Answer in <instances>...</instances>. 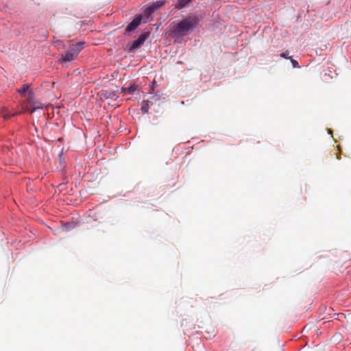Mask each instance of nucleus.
<instances>
[{
	"mask_svg": "<svg viewBox=\"0 0 351 351\" xmlns=\"http://www.w3.org/2000/svg\"><path fill=\"white\" fill-rule=\"evenodd\" d=\"M194 27L193 20L190 18L180 21L173 29L175 36H184L191 32Z\"/></svg>",
	"mask_w": 351,
	"mask_h": 351,
	"instance_id": "nucleus-1",
	"label": "nucleus"
},
{
	"mask_svg": "<svg viewBox=\"0 0 351 351\" xmlns=\"http://www.w3.org/2000/svg\"><path fill=\"white\" fill-rule=\"evenodd\" d=\"M84 43L80 42L72 45L70 49L62 55L61 61L63 62H71L76 58L80 51L84 48Z\"/></svg>",
	"mask_w": 351,
	"mask_h": 351,
	"instance_id": "nucleus-2",
	"label": "nucleus"
},
{
	"mask_svg": "<svg viewBox=\"0 0 351 351\" xmlns=\"http://www.w3.org/2000/svg\"><path fill=\"white\" fill-rule=\"evenodd\" d=\"M165 5V1H157L156 2H153L149 3L147 7L143 11V16L146 18H149L152 16V14L158 9L161 8Z\"/></svg>",
	"mask_w": 351,
	"mask_h": 351,
	"instance_id": "nucleus-3",
	"label": "nucleus"
},
{
	"mask_svg": "<svg viewBox=\"0 0 351 351\" xmlns=\"http://www.w3.org/2000/svg\"><path fill=\"white\" fill-rule=\"evenodd\" d=\"M149 34L150 33L149 32H146L141 34L139 37L137 38V40L133 42V43L132 44L129 49V51L134 52L137 49L141 47L143 45L146 39L149 37Z\"/></svg>",
	"mask_w": 351,
	"mask_h": 351,
	"instance_id": "nucleus-4",
	"label": "nucleus"
},
{
	"mask_svg": "<svg viewBox=\"0 0 351 351\" xmlns=\"http://www.w3.org/2000/svg\"><path fill=\"white\" fill-rule=\"evenodd\" d=\"M141 19L142 16L141 15L136 16L126 27L125 32H131L134 30L141 24Z\"/></svg>",
	"mask_w": 351,
	"mask_h": 351,
	"instance_id": "nucleus-5",
	"label": "nucleus"
},
{
	"mask_svg": "<svg viewBox=\"0 0 351 351\" xmlns=\"http://www.w3.org/2000/svg\"><path fill=\"white\" fill-rule=\"evenodd\" d=\"M32 108L29 109L28 105H26L25 103H23L22 109L24 112H29V113H34L37 109H42L43 108V105L36 101V104L34 106H32Z\"/></svg>",
	"mask_w": 351,
	"mask_h": 351,
	"instance_id": "nucleus-6",
	"label": "nucleus"
},
{
	"mask_svg": "<svg viewBox=\"0 0 351 351\" xmlns=\"http://www.w3.org/2000/svg\"><path fill=\"white\" fill-rule=\"evenodd\" d=\"M100 97L101 99H115L117 98L116 92L110 90H103L100 92Z\"/></svg>",
	"mask_w": 351,
	"mask_h": 351,
	"instance_id": "nucleus-7",
	"label": "nucleus"
},
{
	"mask_svg": "<svg viewBox=\"0 0 351 351\" xmlns=\"http://www.w3.org/2000/svg\"><path fill=\"white\" fill-rule=\"evenodd\" d=\"M23 103H25L26 105H27V104H29L30 106L35 105L36 101L34 100V93L32 92V90H29L28 92L26 101H24Z\"/></svg>",
	"mask_w": 351,
	"mask_h": 351,
	"instance_id": "nucleus-8",
	"label": "nucleus"
},
{
	"mask_svg": "<svg viewBox=\"0 0 351 351\" xmlns=\"http://www.w3.org/2000/svg\"><path fill=\"white\" fill-rule=\"evenodd\" d=\"M191 1L192 0H178L176 8L178 10L182 9Z\"/></svg>",
	"mask_w": 351,
	"mask_h": 351,
	"instance_id": "nucleus-9",
	"label": "nucleus"
},
{
	"mask_svg": "<svg viewBox=\"0 0 351 351\" xmlns=\"http://www.w3.org/2000/svg\"><path fill=\"white\" fill-rule=\"evenodd\" d=\"M20 112H14V113H10L9 112L8 110H3V112H2V116H3V118L5 119V120H7L8 119H10V117L16 115V114H19Z\"/></svg>",
	"mask_w": 351,
	"mask_h": 351,
	"instance_id": "nucleus-10",
	"label": "nucleus"
},
{
	"mask_svg": "<svg viewBox=\"0 0 351 351\" xmlns=\"http://www.w3.org/2000/svg\"><path fill=\"white\" fill-rule=\"evenodd\" d=\"M29 84H25L22 86V87L19 89H18V93L21 95H23L24 93H25L26 92H29L30 90H29Z\"/></svg>",
	"mask_w": 351,
	"mask_h": 351,
	"instance_id": "nucleus-11",
	"label": "nucleus"
},
{
	"mask_svg": "<svg viewBox=\"0 0 351 351\" xmlns=\"http://www.w3.org/2000/svg\"><path fill=\"white\" fill-rule=\"evenodd\" d=\"M141 111L143 112V113H147L148 111H149V104H148V101H143V104L141 106Z\"/></svg>",
	"mask_w": 351,
	"mask_h": 351,
	"instance_id": "nucleus-12",
	"label": "nucleus"
},
{
	"mask_svg": "<svg viewBox=\"0 0 351 351\" xmlns=\"http://www.w3.org/2000/svg\"><path fill=\"white\" fill-rule=\"evenodd\" d=\"M289 59L291 60L293 67H294V68L300 67L298 62L296 60H293L292 58V57H289Z\"/></svg>",
	"mask_w": 351,
	"mask_h": 351,
	"instance_id": "nucleus-13",
	"label": "nucleus"
},
{
	"mask_svg": "<svg viewBox=\"0 0 351 351\" xmlns=\"http://www.w3.org/2000/svg\"><path fill=\"white\" fill-rule=\"evenodd\" d=\"M136 90V87L134 86H131L130 87H128L127 89H126V91L129 93H132L135 91Z\"/></svg>",
	"mask_w": 351,
	"mask_h": 351,
	"instance_id": "nucleus-14",
	"label": "nucleus"
},
{
	"mask_svg": "<svg viewBox=\"0 0 351 351\" xmlns=\"http://www.w3.org/2000/svg\"><path fill=\"white\" fill-rule=\"evenodd\" d=\"M280 56L281 58H285V59H289V53L287 51L286 52H283L282 53L280 54Z\"/></svg>",
	"mask_w": 351,
	"mask_h": 351,
	"instance_id": "nucleus-15",
	"label": "nucleus"
}]
</instances>
